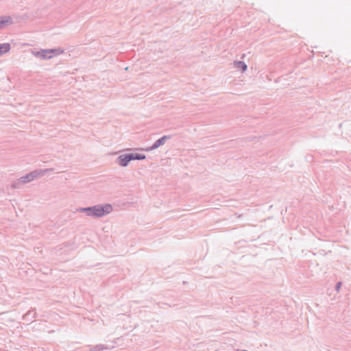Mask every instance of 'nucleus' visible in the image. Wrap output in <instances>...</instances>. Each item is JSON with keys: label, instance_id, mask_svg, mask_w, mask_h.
Segmentation results:
<instances>
[{"label": "nucleus", "instance_id": "obj_1", "mask_svg": "<svg viewBox=\"0 0 351 351\" xmlns=\"http://www.w3.org/2000/svg\"><path fill=\"white\" fill-rule=\"evenodd\" d=\"M77 210L85 213L88 217H102L112 211V206L110 204H97L93 206L80 208Z\"/></svg>", "mask_w": 351, "mask_h": 351}, {"label": "nucleus", "instance_id": "obj_2", "mask_svg": "<svg viewBox=\"0 0 351 351\" xmlns=\"http://www.w3.org/2000/svg\"><path fill=\"white\" fill-rule=\"evenodd\" d=\"M63 52V49L58 48L51 49H43L38 51H33L32 54L42 60H48L51 59L55 56L62 54Z\"/></svg>", "mask_w": 351, "mask_h": 351}, {"label": "nucleus", "instance_id": "obj_3", "mask_svg": "<svg viewBox=\"0 0 351 351\" xmlns=\"http://www.w3.org/2000/svg\"><path fill=\"white\" fill-rule=\"evenodd\" d=\"M170 138H171L170 136H166V135L163 136L160 138L156 141L154 142V143L151 147H146L145 149H143L142 150L145 151V152H151L154 149H156L158 147H159L160 146L164 145L166 141L169 139Z\"/></svg>", "mask_w": 351, "mask_h": 351}, {"label": "nucleus", "instance_id": "obj_4", "mask_svg": "<svg viewBox=\"0 0 351 351\" xmlns=\"http://www.w3.org/2000/svg\"><path fill=\"white\" fill-rule=\"evenodd\" d=\"M130 161H132L130 154H121L116 159V162L123 167H127Z\"/></svg>", "mask_w": 351, "mask_h": 351}, {"label": "nucleus", "instance_id": "obj_5", "mask_svg": "<svg viewBox=\"0 0 351 351\" xmlns=\"http://www.w3.org/2000/svg\"><path fill=\"white\" fill-rule=\"evenodd\" d=\"M38 176V173L35 172H31L24 176H22L19 181L23 184H26L27 182H32L34 180V178Z\"/></svg>", "mask_w": 351, "mask_h": 351}, {"label": "nucleus", "instance_id": "obj_6", "mask_svg": "<svg viewBox=\"0 0 351 351\" xmlns=\"http://www.w3.org/2000/svg\"><path fill=\"white\" fill-rule=\"evenodd\" d=\"M13 23V20L10 16H0V29L5 25H10Z\"/></svg>", "mask_w": 351, "mask_h": 351}, {"label": "nucleus", "instance_id": "obj_7", "mask_svg": "<svg viewBox=\"0 0 351 351\" xmlns=\"http://www.w3.org/2000/svg\"><path fill=\"white\" fill-rule=\"evenodd\" d=\"M10 49H11V45L10 43H5L0 44V56L9 52L10 51Z\"/></svg>", "mask_w": 351, "mask_h": 351}, {"label": "nucleus", "instance_id": "obj_8", "mask_svg": "<svg viewBox=\"0 0 351 351\" xmlns=\"http://www.w3.org/2000/svg\"><path fill=\"white\" fill-rule=\"evenodd\" d=\"M36 313L34 309L29 310L25 315H23V319L25 321H31L35 318Z\"/></svg>", "mask_w": 351, "mask_h": 351}, {"label": "nucleus", "instance_id": "obj_9", "mask_svg": "<svg viewBox=\"0 0 351 351\" xmlns=\"http://www.w3.org/2000/svg\"><path fill=\"white\" fill-rule=\"evenodd\" d=\"M234 64L235 68L240 69L242 71H245L247 69V65L243 61H234Z\"/></svg>", "mask_w": 351, "mask_h": 351}, {"label": "nucleus", "instance_id": "obj_10", "mask_svg": "<svg viewBox=\"0 0 351 351\" xmlns=\"http://www.w3.org/2000/svg\"><path fill=\"white\" fill-rule=\"evenodd\" d=\"M110 348L103 344H98L90 348V351H101L104 350H110Z\"/></svg>", "mask_w": 351, "mask_h": 351}, {"label": "nucleus", "instance_id": "obj_11", "mask_svg": "<svg viewBox=\"0 0 351 351\" xmlns=\"http://www.w3.org/2000/svg\"><path fill=\"white\" fill-rule=\"evenodd\" d=\"M130 155H131L132 160H143L145 158V155L138 154V153L130 154Z\"/></svg>", "mask_w": 351, "mask_h": 351}, {"label": "nucleus", "instance_id": "obj_12", "mask_svg": "<svg viewBox=\"0 0 351 351\" xmlns=\"http://www.w3.org/2000/svg\"><path fill=\"white\" fill-rule=\"evenodd\" d=\"M341 287V282H337V284L336 285V287H335L336 291H339Z\"/></svg>", "mask_w": 351, "mask_h": 351}, {"label": "nucleus", "instance_id": "obj_13", "mask_svg": "<svg viewBox=\"0 0 351 351\" xmlns=\"http://www.w3.org/2000/svg\"><path fill=\"white\" fill-rule=\"evenodd\" d=\"M53 171V169H45L42 171V173H47V171Z\"/></svg>", "mask_w": 351, "mask_h": 351}]
</instances>
